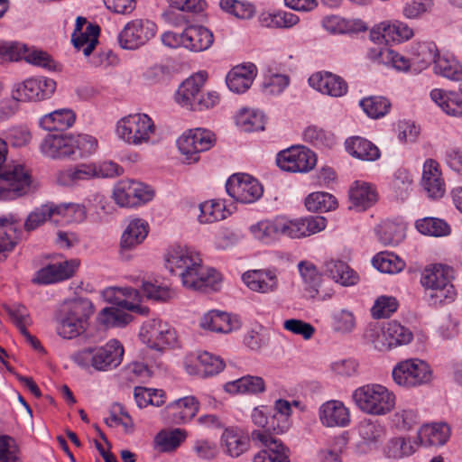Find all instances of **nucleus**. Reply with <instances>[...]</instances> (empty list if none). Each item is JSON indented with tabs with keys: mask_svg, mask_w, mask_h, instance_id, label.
Returning <instances> with one entry per match:
<instances>
[{
	"mask_svg": "<svg viewBox=\"0 0 462 462\" xmlns=\"http://www.w3.org/2000/svg\"><path fill=\"white\" fill-rule=\"evenodd\" d=\"M392 423L400 430H409L419 422V413L410 407H399L392 415Z\"/></svg>",
	"mask_w": 462,
	"mask_h": 462,
	"instance_id": "57",
	"label": "nucleus"
},
{
	"mask_svg": "<svg viewBox=\"0 0 462 462\" xmlns=\"http://www.w3.org/2000/svg\"><path fill=\"white\" fill-rule=\"evenodd\" d=\"M386 336L390 338L391 349L399 346L407 345L413 338V335L409 328L394 320L386 323Z\"/></svg>",
	"mask_w": 462,
	"mask_h": 462,
	"instance_id": "58",
	"label": "nucleus"
},
{
	"mask_svg": "<svg viewBox=\"0 0 462 462\" xmlns=\"http://www.w3.org/2000/svg\"><path fill=\"white\" fill-rule=\"evenodd\" d=\"M304 139L319 148H331L335 144L333 134L315 125L305 130Z\"/></svg>",
	"mask_w": 462,
	"mask_h": 462,
	"instance_id": "60",
	"label": "nucleus"
},
{
	"mask_svg": "<svg viewBox=\"0 0 462 462\" xmlns=\"http://www.w3.org/2000/svg\"><path fill=\"white\" fill-rule=\"evenodd\" d=\"M226 392L236 393H259L264 391V381L260 376L246 375L228 382L224 386Z\"/></svg>",
	"mask_w": 462,
	"mask_h": 462,
	"instance_id": "42",
	"label": "nucleus"
},
{
	"mask_svg": "<svg viewBox=\"0 0 462 462\" xmlns=\"http://www.w3.org/2000/svg\"><path fill=\"white\" fill-rule=\"evenodd\" d=\"M187 433L181 429L161 430L154 438V448L160 452L174 451L186 439Z\"/></svg>",
	"mask_w": 462,
	"mask_h": 462,
	"instance_id": "41",
	"label": "nucleus"
},
{
	"mask_svg": "<svg viewBox=\"0 0 462 462\" xmlns=\"http://www.w3.org/2000/svg\"><path fill=\"white\" fill-rule=\"evenodd\" d=\"M124 346L116 339H111L104 346H88L70 356V359L79 367H89L97 371H109L116 368L123 361Z\"/></svg>",
	"mask_w": 462,
	"mask_h": 462,
	"instance_id": "3",
	"label": "nucleus"
},
{
	"mask_svg": "<svg viewBox=\"0 0 462 462\" xmlns=\"http://www.w3.org/2000/svg\"><path fill=\"white\" fill-rule=\"evenodd\" d=\"M116 133L128 144L148 143L155 134V125L146 114H133L117 122Z\"/></svg>",
	"mask_w": 462,
	"mask_h": 462,
	"instance_id": "7",
	"label": "nucleus"
},
{
	"mask_svg": "<svg viewBox=\"0 0 462 462\" xmlns=\"http://www.w3.org/2000/svg\"><path fill=\"white\" fill-rule=\"evenodd\" d=\"M412 177L406 170H398L393 180V190L396 199L404 200L412 189Z\"/></svg>",
	"mask_w": 462,
	"mask_h": 462,
	"instance_id": "61",
	"label": "nucleus"
},
{
	"mask_svg": "<svg viewBox=\"0 0 462 462\" xmlns=\"http://www.w3.org/2000/svg\"><path fill=\"white\" fill-rule=\"evenodd\" d=\"M240 321L226 312L212 310L204 314L200 327L217 333H230L240 328Z\"/></svg>",
	"mask_w": 462,
	"mask_h": 462,
	"instance_id": "28",
	"label": "nucleus"
},
{
	"mask_svg": "<svg viewBox=\"0 0 462 462\" xmlns=\"http://www.w3.org/2000/svg\"><path fill=\"white\" fill-rule=\"evenodd\" d=\"M156 29V24L149 20H133L119 32L118 43L123 49L136 50L155 36Z\"/></svg>",
	"mask_w": 462,
	"mask_h": 462,
	"instance_id": "11",
	"label": "nucleus"
},
{
	"mask_svg": "<svg viewBox=\"0 0 462 462\" xmlns=\"http://www.w3.org/2000/svg\"><path fill=\"white\" fill-rule=\"evenodd\" d=\"M162 42L170 48L183 47L190 51H203L213 43V33L204 26H189L181 32H165Z\"/></svg>",
	"mask_w": 462,
	"mask_h": 462,
	"instance_id": "6",
	"label": "nucleus"
},
{
	"mask_svg": "<svg viewBox=\"0 0 462 462\" xmlns=\"http://www.w3.org/2000/svg\"><path fill=\"white\" fill-rule=\"evenodd\" d=\"M281 236L290 238L310 236L325 229L327 220L323 217H308L293 220L279 217Z\"/></svg>",
	"mask_w": 462,
	"mask_h": 462,
	"instance_id": "15",
	"label": "nucleus"
},
{
	"mask_svg": "<svg viewBox=\"0 0 462 462\" xmlns=\"http://www.w3.org/2000/svg\"><path fill=\"white\" fill-rule=\"evenodd\" d=\"M276 161L282 171L307 172L316 165L317 158L313 152L303 146H292L280 152Z\"/></svg>",
	"mask_w": 462,
	"mask_h": 462,
	"instance_id": "13",
	"label": "nucleus"
},
{
	"mask_svg": "<svg viewBox=\"0 0 462 462\" xmlns=\"http://www.w3.org/2000/svg\"><path fill=\"white\" fill-rule=\"evenodd\" d=\"M434 72L451 80L462 79V67L453 58L439 55L433 67Z\"/></svg>",
	"mask_w": 462,
	"mask_h": 462,
	"instance_id": "48",
	"label": "nucleus"
},
{
	"mask_svg": "<svg viewBox=\"0 0 462 462\" xmlns=\"http://www.w3.org/2000/svg\"><path fill=\"white\" fill-rule=\"evenodd\" d=\"M349 200L351 207L357 211H365L374 206L377 199L378 194L376 189L368 182L356 180L349 189Z\"/></svg>",
	"mask_w": 462,
	"mask_h": 462,
	"instance_id": "29",
	"label": "nucleus"
},
{
	"mask_svg": "<svg viewBox=\"0 0 462 462\" xmlns=\"http://www.w3.org/2000/svg\"><path fill=\"white\" fill-rule=\"evenodd\" d=\"M200 214L198 218L202 224L213 223L226 217L227 211L219 201H206L199 205Z\"/></svg>",
	"mask_w": 462,
	"mask_h": 462,
	"instance_id": "52",
	"label": "nucleus"
},
{
	"mask_svg": "<svg viewBox=\"0 0 462 462\" xmlns=\"http://www.w3.org/2000/svg\"><path fill=\"white\" fill-rule=\"evenodd\" d=\"M32 189L30 170L23 164L8 165L0 173V199L11 200Z\"/></svg>",
	"mask_w": 462,
	"mask_h": 462,
	"instance_id": "8",
	"label": "nucleus"
},
{
	"mask_svg": "<svg viewBox=\"0 0 462 462\" xmlns=\"http://www.w3.org/2000/svg\"><path fill=\"white\" fill-rule=\"evenodd\" d=\"M226 189L230 197L241 203H254L263 191L259 181L245 173L232 175L226 181Z\"/></svg>",
	"mask_w": 462,
	"mask_h": 462,
	"instance_id": "12",
	"label": "nucleus"
},
{
	"mask_svg": "<svg viewBox=\"0 0 462 462\" xmlns=\"http://www.w3.org/2000/svg\"><path fill=\"white\" fill-rule=\"evenodd\" d=\"M433 43L419 44L414 50L411 65L412 64L420 70L426 69L430 63L435 65V60L439 55Z\"/></svg>",
	"mask_w": 462,
	"mask_h": 462,
	"instance_id": "50",
	"label": "nucleus"
},
{
	"mask_svg": "<svg viewBox=\"0 0 462 462\" xmlns=\"http://www.w3.org/2000/svg\"><path fill=\"white\" fill-rule=\"evenodd\" d=\"M452 270L442 264L426 267L422 273L420 282L429 291L433 304L452 301L456 291L450 282Z\"/></svg>",
	"mask_w": 462,
	"mask_h": 462,
	"instance_id": "5",
	"label": "nucleus"
},
{
	"mask_svg": "<svg viewBox=\"0 0 462 462\" xmlns=\"http://www.w3.org/2000/svg\"><path fill=\"white\" fill-rule=\"evenodd\" d=\"M76 116L70 109H59L40 119V125L47 131H65L75 122Z\"/></svg>",
	"mask_w": 462,
	"mask_h": 462,
	"instance_id": "37",
	"label": "nucleus"
},
{
	"mask_svg": "<svg viewBox=\"0 0 462 462\" xmlns=\"http://www.w3.org/2000/svg\"><path fill=\"white\" fill-rule=\"evenodd\" d=\"M148 234V224L140 218L132 219L122 235L121 247L132 249L141 244Z\"/></svg>",
	"mask_w": 462,
	"mask_h": 462,
	"instance_id": "40",
	"label": "nucleus"
},
{
	"mask_svg": "<svg viewBox=\"0 0 462 462\" xmlns=\"http://www.w3.org/2000/svg\"><path fill=\"white\" fill-rule=\"evenodd\" d=\"M309 84L313 88L334 97H340L347 93V83L340 76L331 72H317L309 79Z\"/></svg>",
	"mask_w": 462,
	"mask_h": 462,
	"instance_id": "21",
	"label": "nucleus"
},
{
	"mask_svg": "<svg viewBox=\"0 0 462 462\" xmlns=\"http://www.w3.org/2000/svg\"><path fill=\"white\" fill-rule=\"evenodd\" d=\"M242 280L251 291L272 293L278 289V278L272 270H252L245 273Z\"/></svg>",
	"mask_w": 462,
	"mask_h": 462,
	"instance_id": "26",
	"label": "nucleus"
},
{
	"mask_svg": "<svg viewBox=\"0 0 462 462\" xmlns=\"http://www.w3.org/2000/svg\"><path fill=\"white\" fill-rule=\"evenodd\" d=\"M358 430L359 435L367 444L377 443L384 436L383 427L370 420L362 421Z\"/></svg>",
	"mask_w": 462,
	"mask_h": 462,
	"instance_id": "63",
	"label": "nucleus"
},
{
	"mask_svg": "<svg viewBox=\"0 0 462 462\" xmlns=\"http://www.w3.org/2000/svg\"><path fill=\"white\" fill-rule=\"evenodd\" d=\"M168 409L173 411L175 423H185L196 416L199 410V402L194 396H185L172 402Z\"/></svg>",
	"mask_w": 462,
	"mask_h": 462,
	"instance_id": "35",
	"label": "nucleus"
},
{
	"mask_svg": "<svg viewBox=\"0 0 462 462\" xmlns=\"http://www.w3.org/2000/svg\"><path fill=\"white\" fill-rule=\"evenodd\" d=\"M218 5L223 12L240 20L251 19L255 14L254 6L246 1L220 0Z\"/></svg>",
	"mask_w": 462,
	"mask_h": 462,
	"instance_id": "47",
	"label": "nucleus"
},
{
	"mask_svg": "<svg viewBox=\"0 0 462 462\" xmlns=\"http://www.w3.org/2000/svg\"><path fill=\"white\" fill-rule=\"evenodd\" d=\"M412 36V29L400 21L382 22L370 32V38L373 42H381L383 41L386 43L408 41Z\"/></svg>",
	"mask_w": 462,
	"mask_h": 462,
	"instance_id": "20",
	"label": "nucleus"
},
{
	"mask_svg": "<svg viewBox=\"0 0 462 462\" xmlns=\"http://www.w3.org/2000/svg\"><path fill=\"white\" fill-rule=\"evenodd\" d=\"M352 400L362 412L374 416H383L395 406L394 393L378 383L356 388L352 393Z\"/></svg>",
	"mask_w": 462,
	"mask_h": 462,
	"instance_id": "4",
	"label": "nucleus"
},
{
	"mask_svg": "<svg viewBox=\"0 0 462 462\" xmlns=\"http://www.w3.org/2000/svg\"><path fill=\"white\" fill-rule=\"evenodd\" d=\"M206 75L202 72L197 73L187 79L177 91L176 99L182 106L191 108L195 100L200 95V89L206 81Z\"/></svg>",
	"mask_w": 462,
	"mask_h": 462,
	"instance_id": "31",
	"label": "nucleus"
},
{
	"mask_svg": "<svg viewBox=\"0 0 462 462\" xmlns=\"http://www.w3.org/2000/svg\"><path fill=\"white\" fill-rule=\"evenodd\" d=\"M100 28L97 24L88 23L85 31L73 32L71 41L78 51H82L85 56H89L98 42Z\"/></svg>",
	"mask_w": 462,
	"mask_h": 462,
	"instance_id": "39",
	"label": "nucleus"
},
{
	"mask_svg": "<svg viewBox=\"0 0 462 462\" xmlns=\"http://www.w3.org/2000/svg\"><path fill=\"white\" fill-rule=\"evenodd\" d=\"M319 416L326 427H346L350 422L349 410L337 400L324 402L319 407Z\"/></svg>",
	"mask_w": 462,
	"mask_h": 462,
	"instance_id": "25",
	"label": "nucleus"
},
{
	"mask_svg": "<svg viewBox=\"0 0 462 462\" xmlns=\"http://www.w3.org/2000/svg\"><path fill=\"white\" fill-rule=\"evenodd\" d=\"M345 145L349 154L363 161L373 162L379 159L381 155L376 145L359 136L346 139Z\"/></svg>",
	"mask_w": 462,
	"mask_h": 462,
	"instance_id": "34",
	"label": "nucleus"
},
{
	"mask_svg": "<svg viewBox=\"0 0 462 462\" xmlns=\"http://www.w3.org/2000/svg\"><path fill=\"white\" fill-rule=\"evenodd\" d=\"M393 378L400 386L416 387L430 381L431 370L429 365L420 359H407L394 366Z\"/></svg>",
	"mask_w": 462,
	"mask_h": 462,
	"instance_id": "9",
	"label": "nucleus"
},
{
	"mask_svg": "<svg viewBox=\"0 0 462 462\" xmlns=\"http://www.w3.org/2000/svg\"><path fill=\"white\" fill-rule=\"evenodd\" d=\"M415 452V447L412 445L409 439L405 438H393L391 439L385 448V455L393 459H400L404 457L412 455Z\"/></svg>",
	"mask_w": 462,
	"mask_h": 462,
	"instance_id": "55",
	"label": "nucleus"
},
{
	"mask_svg": "<svg viewBox=\"0 0 462 462\" xmlns=\"http://www.w3.org/2000/svg\"><path fill=\"white\" fill-rule=\"evenodd\" d=\"M224 367L223 360L208 352L198 354L194 359L185 363V370L189 374L200 377L215 375Z\"/></svg>",
	"mask_w": 462,
	"mask_h": 462,
	"instance_id": "22",
	"label": "nucleus"
},
{
	"mask_svg": "<svg viewBox=\"0 0 462 462\" xmlns=\"http://www.w3.org/2000/svg\"><path fill=\"white\" fill-rule=\"evenodd\" d=\"M421 186L430 198L439 199L445 193V183L439 170V164L428 159L423 164Z\"/></svg>",
	"mask_w": 462,
	"mask_h": 462,
	"instance_id": "27",
	"label": "nucleus"
},
{
	"mask_svg": "<svg viewBox=\"0 0 462 462\" xmlns=\"http://www.w3.org/2000/svg\"><path fill=\"white\" fill-rule=\"evenodd\" d=\"M255 75L256 67L252 63L236 66L226 76V85L235 93H244L251 87Z\"/></svg>",
	"mask_w": 462,
	"mask_h": 462,
	"instance_id": "30",
	"label": "nucleus"
},
{
	"mask_svg": "<svg viewBox=\"0 0 462 462\" xmlns=\"http://www.w3.org/2000/svg\"><path fill=\"white\" fill-rule=\"evenodd\" d=\"M56 210H58V208L54 203H47L41 206L40 208H35L27 217V219L24 223L25 229L28 231L34 230L47 220H50L54 216H57Z\"/></svg>",
	"mask_w": 462,
	"mask_h": 462,
	"instance_id": "54",
	"label": "nucleus"
},
{
	"mask_svg": "<svg viewBox=\"0 0 462 462\" xmlns=\"http://www.w3.org/2000/svg\"><path fill=\"white\" fill-rule=\"evenodd\" d=\"M108 300L116 307L104 308L97 316V320L106 328L124 327L132 320V316L125 311L128 310L140 314H147L149 309L140 305V292L133 288H115L107 291Z\"/></svg>",
	"mask_w": 462,
	"mask_h": 462,
	"instance_id": "1",
	"label": "nucleus"
},
{
	"mask_svg": "<svg viewBox=\"0 0 462 462\" xmlns=\"http://www.w3.org/2000/svg\"><path fill=\"white\" fill-rule=\"evenodd\" d=\"M416 228L423 235L431 236H445L450 233L449 225L437 217H424L416 221Z\"/></svg>",
	"mask_w": 462,
	"mask_h": 462,
	"instance_id": "49",
	"label": "nucleus"
},
{
	"mask_svg": "<svg viewBox=\"0 0 462 462\" xmlns=\"http://www.w3.org/2000/svg\"><path fill=\"white\" fill-rule=\"evenodd\" d=\"M221 277L213 268L199 265L192 272L182 273V285L194 291H202L206 288H215L220 282Z\"/></svg>",
	"mask_w": 462,
	"mask_h": 462,
	"instance_id": "24",
	"label": "nucleus"
},
{
	"mask_svg": "<svg viewBox=\"0 0 462 462\" xmlns=\"http://www.w3.org/2000/svg\"><path fill=\"white\" fill-rule=\"evenodd\" d=\"M56 88V82L48 78H32L17 84L13 90L14 98L20 101H37L51 97Z\"/></svg>",
	"mask_w": 462,
	"mask_h": 462,
	"instance_id": "16",
	"label": "nucleus"
},
{
	"mask_svg": "<svg viewBox=\"0 0 462 462\" xmlns=\"http://www.w3.org/2000/svg\"><path fill=\"white\" fill-rule=\"evenodd\" d=\"M92 302L85 298H78L66 302L55 314V329L63 339H74L83 334L88 327V319L93 314Z\"/></svg>",
	"mask_w": 462,
	"mask_h": 462,
	"instance_id": "2",
	"label": "nucleus"
},
{
	"mask_svg": "<svg viewBox=\"0 0 462 462\" xmlns=\"http://www.w3.org/2000/svg\"><path fill=\"white\" fill-rule=\"evenodd\" d=\"M326 273L336 282L344 286L354 285L358 282V275L342 261L326 263Z\"/></svg>",
	"mask_w": 462,
	"mask_h": 462,
	"instance_id": "44",
	"label": "nucleus"
},
{
	"mask_svg": "<svg viewBox=\"0 0 462 462\" xmlns=\"http://www.w3.org/2000/svg\"><path fill=\"white\" fill-rule=\"evenodd\" d=\"M22 59L35 66L49 69L55 68V63L52 58L46 51L38 50L34 47H28L26 45V51L23 52Z\"/></svg>",
	"mask_w": 462,
	"mask_h": 462,
	"instance_id": "62",
	"label": "nucleus"
},
{
	"mask_svg": "<svg viewBox=\"0 0 462 462\" xmlns=\"http://www.w3.org/2000/svg\"><path fill=\"white\" fill-rule=\"evenodd\" d=\"M18 235L16 228L13 224H4L0 226V262L6 260L7 255L17 245Z\"/></svg>",
	"mask_w": 462,
	"mask_h": 462,
	"instance_id": "56",
	"label": "nucleus"
},
{
	"mask_svg": "<svg viewBox=\"0 0 462 462\" xmlns=\"http://www.w3.org/2000/svg\"><path fill=\"white\" fill-rule=\"evenodd\" d=\"M139 337L149 348L162 352L176 342L174 329L166 322L152 319L143 323Z\"/></svg>",
	"mask_w": 462,
	"mask_h": 462,
	"instance_id": "10",
	"label": "nucleus"
},
{
	"mask_svg": "<svg viewBox=\"0 0 462 462\" xmlns=\"http://www.w3.org/2000/svg\"><path fill=\"white\" fill-rule=\"evenodd\" d=\"M430 97L446 114L462 116V98L457 93L436 88L431 90Z\"/></svg>",
	"mask_w": 462,
	"mask_h": 462,
	"instance_id": "38",
	"label": "nucleus"
},
{
	"mask_svg": "<svg viewBox=\"0 0 462 462\" xmlns=\"http://www.w3.org/2000/svg\"><path fill=\"white\" fill-rule=\"evenodd\" d=\"M450 429L446 423L424 425L418 430V439L421 445L440 446L449 438Z\"/></svg>",
	"mask_w": 462,
	"mask_h": 462,
	"instance_id": "36",
	"label": "nucleus"
},
{
	"mask_svg": "<svg viewBox=\"0 0 462 462\" xmlns=\"http://www.w3.org/2000/svg\"><path fill=\"white\" fill-rule=\"evenodd\" d=\"M368 57L379 63L392 66L399 70H406L411 66V61L387 46H376L369 50Z\"/></svg>",
	"mask_w": 462,
	"mask_h": 462,
	"instance_id": "32",
	"label": "nucleus"
},
{
	"mask_svg": "<svg viewBox=\"0 0 462 462\" xmlns=\"http://www.w3.org/2000/svg\"><path fill=\"white\" fill-rule=\"evenodd\" d=\"M40 151L50 159L69 158L72 155V134H48L42 141Z\"/></svg>",
	"mask_w": 462,
	"mask_h": 462,
	"instance_id": "23",
	"label": "nucleus"
},
{
	"mask_svg": "<svg viewBox=\"0 0 462 462\" xmlns=\"http://www.w3.org/2000/svg\"><path fill=\"white\" fill-rule=\"evenodd\" d=\"M214 143L215 134L208 130L200 128L189 130L177 141L180 152L192 162H197L198 154L210 149Z\"/></svg>",
	"mask_w": 462,
	"mask_h": 462,
	"instance_id": "14",
	"label": "nucleus"
},
{
	"mask_svg": "<svg viewBox=\"0 0 462 462\" xmlns=\"http://www.w3.org/2000/svg\"><path fill=\"white\" fill-rule=\"evenodd\" d=\"M236 124L245 132L263 130L264 116L259 111L245 108L238 114Z\"/></svg>",
	"mask_w": 462,
	"mask_h": 462,
	"instance_id": "53",
	"label": "nucleus"
},
{
	"mask_svg": "<svg viewBox=\"0 0 462 462\" xmlns=\"http://www.w3.org/2000/svg\"><path fill=\"white\" fill-rule=\"evenodd\" d=\"M222 446L226 454L231 457H238L249 448V438L240 430L226 429L221 437Z\"/></svg>",
	"mask_w": 462,
	"mask_h": 462,
	"instance_id": "33",
	"label": "nucleus"
},
{
	"mask_svg": "<svg viewBox=\"0 0 462 462\" xmlns=\"http://www.w3.org/2000/svg\"><path fill=\"white\" fill-rule=\"evenodd\" d=\"M165 261L166 268L172 273L179 272L180 279H182V273H190L202 264L199 253L180 245H173L169 249Z\"/></svg>",
	"mask_w": 462,
	"mask_h": 462,
	"instance_id": "17",
	"label": "nucleus"
},
{
	"mask_svg": "<svg viewBox=\"0 0 462 462\" xmlns=\"http://www.w3.org/2000/svg\"><path fill=\"white\" fill-rule=\"evenodd\" d=\"M279 217L273 220H261L249 226V231L254 239L269 244L281 236Z\"/></svg>",
	"mask_w": 462,
	"mask_h": 462,
	"instance_id": "43",
	"label": "nucleus"
},
{
	"mask_svg": "<svg viewBox=\"0 0 462 462\" xmlns=\"http://www.w3.org/2000/svg\"><path fill=\"white\" fill-rule=\"evenodd\" d=\"M374 266L384 273H398L405 267V263L397 254L390 252H381L373 259Z\"/></svg>",
	"mask_w": 462,
	"mask_h": 462,
	"instance_id": "46",
	"label": "nucleus"
},
{
	"mask_svg": "<svg viewBox=\"0 0 462 462\" xmlns=\"http://www.w3.org/2000/svg\"><path fill=\"white\" fill-rule=\"evenodd\" d=\"M299 272L304 282V289L311 298L319 293L321 283V274L317 267L309 261H301L298 264Z\"/></svg>",
	"mask_w": 462,
	"mask_h": 462,
	"instance_id": "45",
	"label": "nucleus"
},
{
	"mask_svg": "<svg viewBox=\"0 0 462 462\" xmlns=\"http://www.w3.org/2000/svg\"><path fill=\"white\" fill-rule=\"evenodd\" d=\"M360 106L365 114L372 118H379L385 116L391 107L388 99L383 97H370L360 101Z\"/></svg>",
	"mask_w": 462,
	"mask_h": 462,
	"instance_id": "59",
	"label": "nucleus"
},
{
	"mask_svg": "<svg viewBox=\"0 0 462 462\" xmlns=\"http://www.w3.org/2000/svg\"><path fill=\"white\" fill-rule=\"evenodd\" d=\"M252 439L260 441L264 446L263 449L254 455L253 462H290L289 450L270 433L254 430Z\"/></svg>",
	"mask_w": 462,
	"mask_h": 462,
	"instance_id": "18",
	"label": "nucleus"
},
{
	"mask_svg": "<svg viewBox=\"0 0 462 462\" xmlns=\"http://www.w3.org/2000/svg\"><path fill=\"white\" fill-rule=\"evenodd\" d=\"M305 206L309 211L333 210L337 207V201L334 196L327 192H313L305 199Z\"/></svg>",
	"mask_w": 462,
	"mask_h": 462,
	"instance_id": "51",
	"label": "nucleus"
},
{
	"mask_svg": "<svg viewBox=\"0 0 462 462\" xmlns=\"http://www.w3.org/2000/svg\"><path fill=\"white\" fill-rule=\"evenodd\" d=\"M79 265L76 259L48 264L37 271L32 282L37 285L56 283L72 277Z\"/></svg>",
	"mask_w": 462,
	"mask_h": 462,
	"instance_id": "19",
	"label": "nucleus"
},
{
	"mask_svg": "<svg viewBox=\"0 0 462 462\" xmlns=\"http://www.w3.org/2000/svg\"><path fill=\"white\" fill-rule=\"evenodd\" d=\"M398 307V302L394 297L381 296L377 298L371 309L372 316L375 319H385L390 317Z\"/></svg>",
	"mask_w": 462,
	"mask_h": 462,
	"instance_id": "64",
	"label": "nucleus"
}]
</instances>
